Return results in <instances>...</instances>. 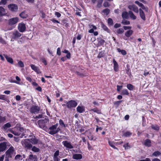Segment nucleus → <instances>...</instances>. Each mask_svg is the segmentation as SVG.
Listing matches in <instances>:
<instances>
[{"label": "nucleus", "mask_w": 161, "mask_h": 161, "mask_svg": "<svg viewBox=\"0 0 161 161\" xmlns=\"http://www.w3.org/2000/svg\"><path fill=\"white\" fill-rule=\"evenodd\" d=\"M48 119L45 118L43 119H42L38 120V123L40 128L44 130H46L47 129L46 125L48 123Z\"/></svg>", "instance_id": "obj_1"}, {"label": "nucleus", "mask_w": 161, "mask_h": 161, "mask_svg": "<svg viewBox=\"0 0 161 161\" xmlns=\"http://www.w3.org/2000/svg\"><path fill=\"white\" fill-rule=\"evenodd\" d=\"M58 123L52 125L49 128V133L52 135L58 133L60 130L59 127H58Z\"/></svg>", "instance_id": "obj_2"}, {"label": "nucleus", "mask_w": 161, "mask_h": 161, "mask_svg": "<svg viewBox=\"0 0 161 161\" xmlns=\"http://www.w3.org/2000/svg\"><path fill=\"white\" fill-rule=\"evenodd\" d=\"M15 149L13 146H11L6 152V158H12L15 154Z\"/></svg>", "instance_id": "obj_3"}, {"label": "nucleus", "mask_w": 161, "mask_h": 161, "mask_svg": "<svg viewBox=\"0 0 161 161\" xmlns=\"http://www.w3.org/2000/svg\"><path fill=\"white\" fill-rule=\"evenodd\" d=\"M67 106L69 108L75 107L77 103L74 100H70L66 103Z\"/></svg>", "instance_id": "obj_4"}, {"label": "nucleus", "mask_w": 161, "mask_h": 161, "mask_svg": "<svg viewBox=\"0 0 161 161\" xmlns=\"http://www.w3.org/2000/svg\"><path fill=\"white\" fill-rule=\"evenodd\" d=\"M8 7L10 10L13 12H16L18 10V6L15 4H9L8 6Z\"/></svg>", "instance_id": "obj_5"}, {"label": "nucleus", "mask_w": 161, "mask_h": 161, "mask_svg": "<svg viewBox=\"0 0 161 161\" xmlns=\"http://www.w3.org/2000/svg\"><path fill=\"white\" fill-rule=\"evenodd\" d=\"M19 21L17 17H15L9 19L8 20V24L10 25H14L16 24Z\"/></svg>", "instance_id": "obj_6"}, {"label": "nucleus", "mask_w": 161, "mask_h": 161, "mask_svg": "<svg viewBox=\"0 0 161 161\" xmlns=\"http://www.w3.org/2000/svg\"><path fill=\"white\" fill-rule=\"evenodd\" d=\"M128 8L130 10H132L136 13H137L139 12L138 7L134 4L129 5L128 6Z\"/></svg>", "instance_id": "obj_7"}, {"label": "nucleus", "mask_w": 161, "mask_h": 161, "mask_svg": "<svg viewBox=\"0 0 161 161\" xmlns=\"http://www.w3.org/2000/svg\"><path fill=\"white\" fill-rule=\"evenodd\" d=\"M62 144L66 148L68 149H72L73 148V146L71 143L67 141H64L62 142Z\"/></svg>", "instance_id": "obj_8"}, {"label": "nucleus", "mask_w": 161, "mask_h": 161, "mask_svg": "<svg viewBox=\"0 0 161 161\" xmlns=\"http://www.w3.org/2000/svg\"><path fill=\"white\" fill-rule=\"evenodd\" d=\"M28 140L33 144H36L38 143L39 142L38 140L34 136H32L31 138Z\"/></svg>", "instance_id": "obj_9"}, {"label": "nucleus", "mask_w": 161, "mask_h": 161, "mask_svg": "<svg viewBox=\"0 0 161 161\" xmlns=\"http://www.w3.org/2000/svg\"><path fill=\"white\" fill-rule=\"evenodd\" d=\"M39 110V108L38 106L33 105L31 108L30 111L32 113H38Z\"/></svg>", "instance_id": "obj_10"}, {"label": "nucleus", "mask_w": 161, "mask_h": 161, "mask_svg": "<svg viewBox=\"0 0 161 161\" xmlns=\"http://www.w3.org/2000/svg\"><path fill=\"white\" fill-rule=\"evenodd\" d=\"M21 36V34L18 31H14L13 32V34L12 37L14 39L18 38Z\"/></svg>", "instance_id": "obj_11"}, {"label": "nucleus", "mask_w": 161, "mask_h": 161, "mask_svg": "<svg viewBox=\"0 0 161 161\" xmlns=\"http://www.w3.org/2000/svg\"><path fill=\"white\" fill-rule=\"evenodd\" d=\"M26 29V27L25 24L20 23L18 25V29L20 32H23Z\"/></svg>", "instance_id": "obj_12"}, {"label": "nucleus", "mask_w": 161, "mask_h": 161, "mask_svg": "<svg viewBox=\"0 0 161 161\" xmlns=\"http://www.w3.org/2000/svg\"><path fill=\"white\" fill-rule=\"evenodd\" d=\"M6 148V143L5 142H3L0 143V152L4 151Z\"/></svg>", "instance_id": "obj_13"}, {"label": "nucleus", "mask_w": 161, "mask_h": 161, "mask_svg": "<svg viewBox=\"0 0 161 161\" xmlns=\"http://www.w3.org/2000/svg\"><path fill=\"white\" fill-rule=\"evenodd\" d=\"M24 146L25 147L26 149H30L32 148V146L31 144L28 142H27V140H26L25 141Z\"/></svg>", "instance_id": "obj_14"}, {"label": "nucleus", "mask_w": 161, "mask_h": 161, "mask_svg": "<svg viewBox=\"0 0 161 161\" xmlns=\"http://www.w3.org/2000/svg\"><path fill=\"white\" fill-rule=\"evenodd\" d=\"M7 14L6 10L3 7H0V16L6 15Z\"/></svg>", "instance_id": "obj_15"}, {"label": "nucleus", "mask_w": 161, "mask_h": 161, "mask_svg": "<svg viewBox=\"0 0 161 161\" xmlns=\"http://www.w3.org/2000/svg\"><path fill=\"white\" fill-rule=\"evenodd\" d=\"M85 107L83 106H78L76 108V110L78 112L80 113H82L85 111Z\"/></svg>", "instance_id": "obj_16"}, {"label": "nucleus", "mask_w": 161, "mask_h": 161, "mask_svg": "<svg viewBox=\"0 0 161 161\" xmlns=\"http://www.w3.org/2000/svg\"><path fill=\"white\" fill-rule=\"evenodd\" d=\"M133 32V31L132 30L127 31L125 33V35L127 37H129L131 36Z\"/></svg>", "instance_id": "obj_17"}, {"label": "nucleus", "mask_w": 161, "mask_h": 161, "mask_svg": "<svg viewBox=\"0 0 161 161\" xmlns=\"http://www.w3.org/2000/svg\"><path fill=\"white\" fill-rule=\"evenodd\" d=\"M89 27L91 28V29L88 31L89 33H93L94 31V30L97 29V27L96 26L92 25H89Z\"/></svg>", "instance_id": "obj_18"}, {"label": "nucleus", "mask_w": 161, "mask_h": 161, "mask_svg": "<svg viewBox=\"0 0 161 161\" xmlns=\"http://www.w3.org/2000/svg\"><path fill=\"white\" fill-rule=\"evenodd\" d=\"M72 158L75 159H79L82 158V156L80 154H75L73 155Z\"/></svg>", "instance_id": "obj_19"}, {"label": "nucleus", "mask_w": 161, "mask_h": 161, "mask_svg": "<svg viewBox=\"0 0 161 161\" xmlns=\"http://www.w3.org/2000/svg\"><path fill=\"white\" fill-rule=\"evenodd\" d=\"M113 63L114 64V71H118V64L114 59L113 60Z\"/></svg>", "instance_id": "obj_20"}, {"label": "nucleus", "mask_w": 161, "mask_h": 161, "mask_svg": "<svg viewBox=\"0 0 161 161\" xmlns=\"http://www.w3.org/2000/svg\"><path fill=\"white\" fill-rule=\"evenodd\" d=\"M140 15L141 18L144 20L146 19L145 14L142 9H139Z\"/></svg>", "instance_id": "obj_21"}, {"label": "nucleus", "mask_w": 161, "mask_h": 161, "mask_svg": "<svg viewBox=\"0 0 161 161\" xmlns=\"http://www.w3.org/2000/svg\"><path fill=\"white\" fill-rule=\"evenodd\" d=\"M37 157L35 155L31 154L29 156V161H36L37 160Z\"/></svg>", "instance_id": "obj_22"}, {"label": "nucleus", "mask_w": 161, "mask_h": 161, "mask_svg": "<svg viewBox=\"0 0 161 161\" xmlns=\"http://www.w3.org/2000/svg\"><path fill=\"white\" fill-rule=\"evenodd\" d=\"M31 69L35 72L39 73V69L35 65L31 64Z\"/></svg>", "instance_id": "obj_23"}, {"label": "nucleus", "mask_w": 161, "mask_h": 161, "mask_svg": "<svg viewBox=\"0 0 161 161\" xmlns=\"http://www.w3.org/2000/svg\"><path fill=\"white\" fill-rule=\"evenodd\" d=\"M4 56L8 62L12 64L13 63V60L12 58L9 57L6 55H4Z\"/></svg>", "instance_id": "obj_24"}, {"label": "nucleus", "mask_w": 161, "mask_h": 161, "mask_svg": "<svg viewBox=\"0 0 161 161\" xmlns=\"http://www.w3.org/2000/svg\"><path fill=\"white\" fill-rule=\"evenodd\" d=\"M108 143L109 145L112 148H114V149H116L118 150L117 148L115 146V143L114 142H111L110 141H108Z\"/></svg>", "instance_id": "obj_25"}, {"label": "nucleus", "mask_w": 161, "mask_h": 161, "mask_svg": "<svg viewBox=\"0 0 161 161\" xmlns=\"http://www.w3.org/2000/svg\"><path fill=\"white\" fill-rule=\"evenodd\" d=\"M15 78L17 81L14 80L13 81H11V80H10V82L11 83H14L17 84H20L19 82L21 80L20 78L18 76H16L15 77Z\"/></svg>", "instance_id": "obj_26"}, {"label": "nucleus", "mask_w": 161, "mask_h": 161, "mask_svg": "<svg viewBox=\"0 0 161 161\" xmlns=\"http://www.w3.org/2000/svg\"><path fill=\"white\" fill-rule=\"evenodd\" d=\"M129 16L130 17V18L133 19H136V17L135 15L133 13L130 11L129 12Z\"/></svg>", "instance_id": "obj_27"}, {"label": "nucleus", "mask_w": 161, "mask_h": 161, "mask_svg": "<svg viewBox=\"0 0 161 161\" xmlns=\"http://www.w3.org/2000/svg\"><path fill=\"white\" fill-rule=\"evenodd\" d=\"M115 32L117 34H121L124 32V30L122 28H119L116 30Z\"/></svg>", "instance_id": "obj_28"}, {"label": "nucleus", "mask_w": 161, "mask_h": 161, "mask_svg": "<svg viewBox=\"0 0 161 161\" xmlns=\"http://www.w3.org/2000/svg\"><path fill=\"white\" fill-rule=\"evenodd\" d=\"M145 145L147 147H150L151 146V142L150 140L147 139L145 142Z\"/></svg>", "instance_id": "obj_29"}, {"label": "nucleus", "mask_w": 161, "mask_h": 161, "mask_svg": "<svg viewBox=\"0 0 161 161\" xmlns=\"http://www.w3.org/2000/svg\"><path fill=\"white\" fill-rule=\"evenodd\" d=\"M132 135V133L130 131H126L123 134V136L126 137H128Z\"/></svg>", "instance_id": "obj_30"}, {"label": "nucleus", "mask_w": 161, "mask_h": 161, "mask_svg": "<svg viewBox=\"0 0 161 161\" xmlns=\"http://www.w3.org/2000/svg\"><path fill=\"white\" fill-rule=\"evenodd\" d=\"M10 132L16 136H19L21 134L20 132H17L16 130H11Z\"/></svg>", "instance_id": "obj_31"}, {"label": "nucleus", "mask_w": 161, "mask_h": 161, "mask_svg": "<svg viewBox=\"0 0 161 161\" xmlns=\"http://www.w3.org/2000/svg\"><path fill=\"white\" fill-rule=\"evenodd\" d=\"M11 125L9 123H8L4 125L3 127V128L4 130H6L8 128L11 127Z\"/></svg>", "instance_id": "obj_32"}, {"label": "nucleus", "mask_w": 161, "mask_h": 161, "mask_svg": "<svg viewBox=\"0 0 161 161\" xmlns=\"http://www.w3.org/2000/svg\"><path fill=\"white\" fill-rule=\"evenodd\" d=\"M117 50L119 52L121 53L123 55H125L126 54V51L124 50L120 49L119 48H118Z\"/></svg>", "instance_id": "obj_33"}, {"label": "nucleus", "mask_w": 161, "mask_h": 161, "mask_svg": "<svg viewBox=\"0 0 161 161\" xmlns=\"http://www.w3.org/2000/svg\"><path fill=\"white\" fill-rule=\"evenodd\" d=\"M161 154V153L158 151H156L154 152L152 154L153 156L155 157H157L160 155Z\"/></svg>", "instance_id": "obj_34"}, {"label": "nucleus", "mask_w": 161, "mask_h": 161, "mask_svg": "<svg viewBox=\"0 0 161 161\" xmlns=\"http://www.w3.org/2000/svg\"><path fill=\"white\" fill-rule=\"evenodd\" d=\"M122 16L123 18L125 19H127L128 17V14L127 12H123L122 14Z\"/></svg>", "instance_id": "obj_35"}, {"label": "nucleus", "mask_w": 161, "mask_h": 161, "mask_svg": "<svg viewBox=\"0 0 161 161\" xmlns=\"http://www.w3.org/2000/svg\"><path fill=\"white\" fill-rule=\"evenodd\" d=\"M121 93L123 95H128L129 94L128 90L126 89L123 90L121 92Z\"/></svg>", "instance_id": "obj_36"}, {"label": "nucleus", "mask_w": 161, "mask_h": 161, "mask_svg": "<svg viewBox=\"0 0 161 161\" xmlns=\"http://www.w3.org/2000/svg\"><path fill=\"white\" fill-rule=\"evenodd\" d=\"M59 124L60 127L61 128L65 127V125L62 119H60L59 121Z\"/></svg>", "instance_id": "obj_37"}, {"label": "nucleus", "mask_w": 161, "mask_h": 161, "mask_svg": "<svg viewBox=\"0 0 161 161\" xmlns=\"http://www.w3.org/2000/svg\"><path fill=\"white\" fill-rule=\"evenodd\" d=\"M127 87L129 90L130 91L132 90L134 88V86L130 84L127 85Z\"/></svg>", "instance_id": "obj_38"}, {"label": "nucleus", "mask_w": 161, "mask_h": 161, "mask_svg": "<svg viewBox=\"0 0 161 161\" xmlns=\"http://www.w3.org/2000/svg\"><path fill=\"white\" fill-rule=\"evenodd\" d=\"M31 150L35 152H39L40 151V149L38 148L35 146L32 147Z\"/></svg>", "instance_id": "obj_39"}, {"label": "nucleus", "mask_w": 161, "mask_h": 161, "mask_svg": "<svg viewBox=\"0 0 161 161\" xmlns=\"http://www.w3.org/2000/svg\"><path fill=\"white\" fill-rule=\"evenodd\" d=\"M122 23L125 25H129L130 24V22L125 20H123L122 21Z\"/></svg>", "instance_id": "obj_40"}, {"label": "nucleus", "mask_w": 161, "mask_h": 161, "mask_svg": "<svg viewBox=\"0 0 161 161\" xmlns=\"http://www.w3.org/2000/svg\"><path fill=\"white\" fill-rule=\"evenodd\" d=\"M16 130L17 131V132H20L21 133V132L24 133V130L23 128L19 127Z\"/></svg>", "instance_id": "obj_41"}, {"label": "nucleus", "mask_w": 161, "mask_h": 161, "mask_svg": "<svg viewBox=\"0 0 161 161\" xmlns=\"http://www.w3.org/2000/svg\"><path fill=\"white\" fill-rule=\"evenodd\" d=\"M109 12V10L108 8H106L103 11V12L106 15H108Z\"/></svg>", "instance_id": "obj_42"}, {"label": "nucleus", "mask_w": 161, "mask_h": 161, "mask_svg": "<svg viewBox=\"0 0 161 161\" xmlns=\"http://www.w3.org/2000/svg\"><path fill=\"white\" fill-rule=\"evenodd\" d=\"M103 0H98L97 6L100 8L103 2Z\"/></svg>", "instance_id": "obj_43"}, {"label": "nucleus", "mask_w": 161, "mask_h": 161, "mask_svg": "<svg viewBox=\"0 0 161 161\" xmlns=\"http://www.w3.org/2000/svg\"><path fill=\"white\" fill-rule=\"evenodd\" d=\"M20 16L23 18H25L26 17L27 15L25 12H23L20 14Z\"/></svg>", "instance_id": "obj_44"}, {"label": "nucleus", "mask_w": 161, "mask_h": 161, "mask_svg": "<svg viewBox=\"0 0 161 161\" xmlns=\"http://www.w3.org/2000/svg\"><path fill=\"white\" fill-rule=\"evenodd\" d=\"M90 111H93L97 113L98 114H100L101 112L100 110H98V109L97 108H94L90 110Z\"/></svg>", "instance_id": "obj_45"}, {"label": "nucleus", "mask_w": 161, "mask_h": 161, "mask_svg": "<svg viewBox=\"0 0 161 161\" xmlns=\"http://www.w3.org/2000/svg\"><path fill=\"white\" fill-rule=\"evenodd\" d=\"M123 147H125V149H128L130 147V146L129 145L128 143L125 144L123 146Z\"/></svg>", "instance_id": "obj_46"}, {"label": "nucleus", "mask_w": 161, "mask_h": 161, "mask_svg": "<svg viewBox=\"0 0 161 161\" xmlns=\"http://www.w3.org/2000/svg\"><path fill=\"white\" fill-rule=\"evenodd\" d=\"M108 25H112L113 24V21L111 18H108Z\"/></svg>", "instance_id": "obj_47"}, {"label": "nucleus", "mask_w": 161, "mask_h": 161, "mask_svg": "<svg viewBox=\"0 0 161 161\" xmlns=\"http://www.w3.org/2000/svg\"><path fill=\"white\" fill-rule=\"evenodd\" d=\"M7 3V0H1L0 2V5H4Z\"/></svg>", "instance_id": "obj_48"}, {"label": "nucleus", "mask_w": 161, "mask_h": 161, "mask_svg": "<svg viewBox=\"0 0 161 161\" xmlns=\"http://www.w3.org/2000/svg\"><path fill=\"white\" fill-rule=\"evenodd\" d=\"M102 27L103 29L104 30L107 31L108 32L109 31V29L106 26L104 25H102Z\"/></svg>", "instance_id": "obj_49"}, {"label": "nucleus", "mask_w": 161, "mask_h": 161, "mask_svg": "<svg viewBox=\"0 0 161 161\" xmlns=\"http://www.w3.org/2000/svg\"><path fill=\"white\" fill-rule=\"evenodd\" d=\"M18 64L21 67H23L24 66V64L22 62L20 61L18 62Z\"/></svg>", "instance_id": "obj_50"}, {"label": "nucleus", "mask_w": 161, "mask_h": 161, "mask_svg": "<svg viewBox=\"0 0 161 161\" xmlns=\"http://www.w3.org/2000/svg\"><path fill=\"white\" fill-rule=\"evenodd\" d=\"M0 42L3 44H6V43L5 41L3 40L1 36H0Z\"/></svg>", "instance_id": "obj_51"}, {"label": "nucleus", "mask_w": 161, "mask_h": 161, "mask_svg": "<svg viewBox=\"0 0 161 161\" xmlns=\"http://www.w3.org/2000/svg\"><path fill=\"white\" fill-rule=\"evenodd\" d=\"M123 28L125 30H131L132 28L130 26H124Z\"/></svg>", "instance_id": "obj_52"}, {"label": "nucleus", "mask_w": 161, "mask_h": 161, "mask_svg": "<svg viewBox=\"0 0 161 161\" xmlns=\"http://www.w3.org/2000/svg\"><path fill=\"white\" fill-rule=\"evenodd\" d=\"M57 54L59 56L61 54V50L59 47H58L57 49Z\"/></svg>", "instance_id": "obj_53"}, {"label": "nucleus", "mask_w": 161, "mask_h": 161, "mask_svg": "<svg viewBox=\"0 0 161 161\" xmlns=\"http://www.w3.org/2000/svg\"><path fill=\"white\" fill-rule=\"evenodd\" d=\"M152 128L154 130H158L159 129V127L157 125H152Z\"/></svg>", "instance_id": "obj_54"}, {"label": "nucleus", "mask_w": 161, "mask_h": 161, "mask_svg": "<svg viewBox=\"0 0 161 161\" xmlns=\"http://www.w3.org/2000/svg\"><path fill=\"white\" fill-rule=\"evenodd\" d=\"M123 86H119V85H117V91H118V92H120L121 89V88H122Z\"/></svg>", "instance_id": "obj_55"}, {"label": "nucleus", "mask_w": 161, "mask_h": 161, "mask_svg": "<svg viewBox=\"0 0 161 161\" xmlns=\"http://www.w3.org/2000/svg\"><path fill=\"white\" fill-rule=\"evenodd\" d=\"M21 157V156L20 155H17L15 157V159L17 160L20 159V158Z\"/></svg>", "instance_id": "obj_56"}, {"label": "nucleus", "mask_w": 161, "mask_h": 161, "mask_svg": "<svg viewBox=\"0 0 161 161\" xmlns=\"http://www.w3.org/2000/svg\"><path fill=\"white\" fill-rule=\"evenodd\" d=\"M59 154V151L58 150L57 151L54 153L53 157H58Z\"/></svg>", "instance_id": "obj_57"}, {"label": "nucleus", "mask_w": 161, "mask_h": 161, "mask_svg": "<svg viewBox=\"0 0 161 161\" xmlns=\"http://www.w3.org/2000/svg\"><path fill=\"white\" fill-rule=\"evenodd\" d=\"M55 15L58 18L60 17L61 16V14L58 12H56Z\"/></svg>", "instance_id": "obj_58"}, {"label": "nucleus", "mask_w": 161, "mask_h": 161, "mask_svg": "<svg viewBox=\"0 0 161 161\" xmlns=\"http://www.w3.org/2000/svg\"><path fill=\"white\" fill-rule=\"evenodd\" d=\"M103 6L104 7H107L109 6V3L108 2H105L103 3Z\"/></svg>", "instance_id": "obj_59"}, {"label": "nucleus", "mask_w": 161, "mask_h": 161, "mask_svg": "<svg viewBox=\"0 0 161 161\" xmlns=\"http://www.w3.org/2000/svg\"><path fill=\"white\" fill-rule=\"evenodd\" d=\"M5 98V95H0V99L4 100Z\"/></svg>", "instance_id": "obj_60"}, {"label": "nucleus", "mask_w": 161, "mask_h": 161, "mask_svg": "<svg viewBox=\"0 0 161 161\" xmlns=\"http://www.w3.org/2000/svg\"><path fill=\"white\" fill-rule=\"evenodd\" d=\"M122 101H115L114 103V104L117 105H119L120 104V103L122 102Z\"/></svg>", "instance_id": "obj_61"}, {"label": "nucleus", "mask_w": 161, "mask_h": 161, "mask_svg": "<svg viewBox=\"0 0 161 161\" xmlns=\"http://www.w3.org/2000/svg\"><path fill=\"white\" fill-rule=\"evenodd\" d=\"M53 158L54 161H60V159L58 157H54Z\"/></svg>", "instance_id": "obj_62"}, {"label": "nucleus", "mask_w": 161, "mask_h": 161, "mask_svg": "<svg viewBox=\"0 0 161 161\" xmlns=\"http://www.w3.org/2000/svg\"><path fill=\"white\" fill-rule=\"evenodd\" d=\"M14 140L16 142H18L19 141V137H14Z\"/></svg>", "instance_id": "obj_63"}, {"label": "nucleus", "mask_w": 161, "mask_h": 161, "mask_svg": "<svg viewBox=\"0 0 161 161\" xmlns=\"http://www.w3.org/2000/svg\"><path fill=\"white\" fill-rule=\"evenodd\" d=\"M17 101H19L20 100L21 97L19 95H17L15 97Z\"/></svg>", "instance_id": "obj_64"}]
</instances>
